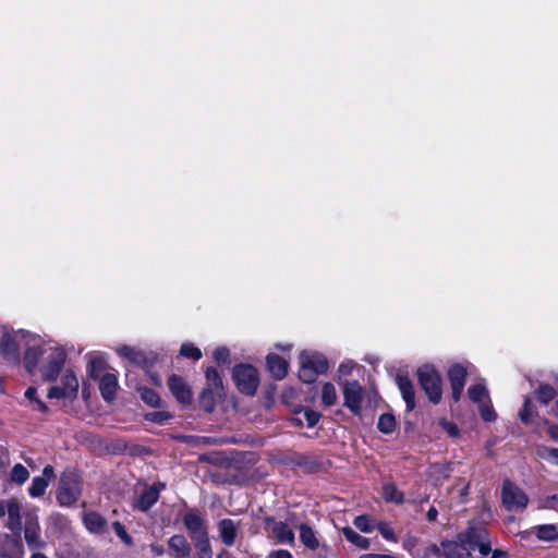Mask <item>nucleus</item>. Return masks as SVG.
<instances>
[{"label":"nucleus","mask_w":558,"mask_h":558,"mask_svg":"<svg viewBox=\"0 0 558 558\" xmlns=\"http://www.w3.org/2000/svg\"><path fill=\"white\" fill-rule=\"evenodd\" d=\"M489 554H492L490 558H507L508 557L507 551H505L502 549H495V550L490 549Z\"/></svg>","instance_id":"nucleus-58"},{"label":"nucleus","mask_w":558,"mask_h":558,"mask_svg":"<svg viewBox=\"0 0 558 558\" xmlns=\"http://www.w3.org/2000/svg\"><path fill=\"white\" fill-rule=\"evenodd\" d=\"M65 357H66V354L62 349L51 348V347L48 348V353H47L48 362H47V365H45L41 368V375L46 381H52L58 377V375L65 362Z\"/></svg>","instance_id":"nucleus-8"},{"label":"nucleus","mask_w":558,"mask_h":558,"mask_svg":"<svg viewBox=\"0 0 558 558\" xmlns=\"http://www.w3.org/2000/svg\"><path fill=\"white\" fill-rule=\"evenodd\" d=\"M338 399L336 387L331 383H325L322 387V402L325 407H332Z\"/></svg>","instance_id":"nucleus-34"},{"label":"nucleus","mask_w":558,"mask_h":558,"mask_svg":"<svg viewBox=\"0 0 558 558\" xmlns=\"http://www.w3.org/2000/svg\"><path fill=\"white\" fill-rule=\"evenodd\" d=\"M300 530V541L302 544L308 549L315 550L319 546V542L316 537L315 532L307 524H301L299 526Z\"/></svg>","instance_id":"nucleus-25"},{"label":"nucleus","mask_w":558,"mask_h":558,"mask_svg":"<svg viewBox=\"0 0 558 558\" xmlns=\"http://www.w3.org/2000/svg\"><path fill=\"white\" fill-rule=\"evenodd\" d=\"M418 381L428 400L435 404L441 400V377L430 365L417 369Z\"/></svg>","instance_id":"nucleus-2"},{"label":"nucleus","mask_w":558,"mask_h":558,"mask_svg":"<svg viewBox=\"0 0 558 558\" xmlns=\"http://www.w3.org/2000/svg\"><path fill=\"white\" fill-rule=\"evenodd\" d=\"M232 376L241 392L248 396L255 393L259 385V377L255 367L248 364L236 365L233 368Z\"/></svg>","instance_id":"nucleus-4"},{"label":"nucleus","mask_w":558,"mask_h":558,"mask_svg":"<svg viewBox=\"0 0 558 558\" xmlns=\"http://www.w3.org/2000/svg\"><path fill=\"white\" fill-rule=\"evenodd\" d=\"M113 530L116 532V534L118 535V537L126 545H132L133 544V539L132 537L128 534L124 525L122 523H120L119 521H116L113 524Z\"/></svg>","instance_id":"nucleus-45"},{"label":"nucleus","mask_w":558,"mask_h":558,"mask_svg":"<svg viewBox=\"0 0 558 558\" xmlns=\"http://www.w3.org/2000/svg\"><path fill=\"white\" fill-rule=\"evenodd\" d=\"M458 539L470 548V551L477 548L483 557L490 553V541L488 533L483 526H471L464 533L458 535Z\"/></svg>","instance_id":"nucleus-5"},{"label":"nucleus","mask_w":558,"mask_h":558,"mask_svg":"<svg viewBox=\"0 0 558 558\" xmlns=\"http://www.w3.org/2000/svg\"><path fill=\"white\" fill-rule=\"evenodd\" d=\"M437 515H438V511H437V509H436V508H434V507H432V508L427 511V514H426V517H427V520H428V521H435V520H436V518H437Z\"/></svg>","instance_id":"nucleus-61"},{"label":"nucleus","mask_w":558,"mask_h":558,"mask_svg":"<svg viewBox=\"0 0 558 558\" xmlns=\"http://www.w3.org/2000/svg\"><path fill=\"white\" fill-rule=\"evenodd\" d=\"M378 429L385 434H390L396 428V418L392 414H381L377 423Z\"/></svg>","instance_id":"nucleus-39"},{"label":"nucleus","mask_w":558,"mask_h":558,"mask_svg":"<svg viewBox=\"0 0 558 558\" xmlns=\"http://www.w3.org/2000/svg\"><path fill=\"white\" fill-rule=\"evenodd\" d=\"M69 398H75L78 390V379L72 371H66L62 377V386Z\"/></svg>","instance_id":"nucleus-28"},{"label":"nucleus","mask_w":558,"mask_h":558,"mask_svg":"<svg viewBox=\"0 0 558 558\" xmlns=\"http://www.w3.org/2000/svg\"><path fill=\"white\" fill-rule=\"evenodd\" d=\"M535 534L539 539L544 541H554L558 537L557 527L553 524L536 526Z\"/></svg>","instance_id":"nucleus-36"},{"label":"nucleus","mask_w":558,"mask_h":558,"mask_svg":"<svg viewBox=\"0 0 558 558\" xmlns=\"http://www.w3.org/2000/svg\"><path fill=\"white\" fill-rule=\"evenodd\" d=\"M478 410L482 418L486 422H492L496 418L490 400L478 404Z\"/></svg>","instance_id":"nucleus-44"},{"label":"nucleus","mask_w":558,"mask_h":558,"mask_svg":"<svg viewBox=\"0 0 558 558\" xmlns=\"http://www.w3.org/2000/svg\"><path fill=\"white\" fill-rule=\"evenodd\" d=\"M550 456L558 459V449L557 448H554L550 450Z\"/></svg>","instance_id":"nucleus-64"},{"label":"nucleus","mask_w":558,"mask_h":558,"mask_svg":"<svg viewBox=\"0 0 558 558\" xmlns=\"http://www.w3.org/2000/svg\"><path fill=\"white\" fill-rule=\"evenodd\" d=\"M440 424L444 426V428L449 433L450 436H457L459 433V429L457 425L448 423L446 421H441Z\"/></svg>","instance_id":"nucleus-54"},{"label":"nucleus","mask_w":558,"mask_h":558,"mask_svg":"<svg viewBox=\"0 0 558 558\" xmlns=\"http://www.w3.org/2000/svg\"><path fill=\"white\" fill-rule=\"evenodd\" d=\"M47 397L49 399L69 398L68 393L64 391V389L61 386L51 387L47 393Z\"/></svg>","instance_id":"nucleus-50"},{"label":"nucleus","mask_w":558,"mask_h":558,"mask_svg":"<svg viewBox=\"0 0 558 558\" xmlns=\"http://www.w3.org/2000/svg\"><path fill=\"white\" fill-rule=\"evenodd\" d=\"M48 353V348L45 347H29L25 351L24 355V364L28 373H33L35 368L37 367L38 361L40 356Z\"/></svg>","instance_id":"nucleus-23"},{"label":"nucleus","mask_w":558,"mask_h":558,"mask_svg":"<svg viewBox=\"0 0 558 558\" xmlns=\"http://www.w3.org/2000/svg\"><path fill=\"white\" fill-rule=\"evenodd\" d=\"M536 397L539 402L548 404L556 397V390L548 384L539 385Z\"/></svg>","instance_id":"nucleus-37"},{"label":"nucleus","mask_w":558,"mask_h":558,"mask_svg":"<svg viewBox=\"0 0 558 558\" xmlns=\"http://www.w3.org/2000/svg\"><path fill=\"white\" fill-rule=\"evenodd\" d=\"M85 527L95 534H104L108 530L107 520L96 511H88L83 514Z\"/></svg>","instance_id":"nucleus-15"},{"label":"nucleus","mask_w":558,"mask_h":558,"mask_svg":"<svg viewBox=\"0 0 558 558\" xmlns=\"http://www.w3.org/2000/svg\"><path fill=\"white\" fill-rule=\"evenodd\" d=\"M299 377L304 383H313L319 374L328 368L326 357L319 353L302 352L300 354Z\"/></svg>","instance_id":"nucleus-1"},{"label":"nucleus","mask_w":558,"mask_h":558,"mask_svg":"<svg viewBox=\"0 0 558 558\" xmlns=\"http://www.w3.org/2000/svg\"><path fill=\"white\" fill-rule=\"evenodd\" d=\"M169 417H170V415L168 413L157 412V413L150 414L149 420L154 421V422L160 423V422H162L165 420H168Z\"/></svg>","instance_id":"nucleus-55"},{"label":"nucleus","mask_w":558,"mask_h":558,"mask_svg":"<svg viewBox=\"0 0 558 558\" xmlns=\"http://www.w3.org/2000/svg\"><path fill=\"white\" fill-rule=\"evenodd\" d=\"M398 388L402 395V398L404 399L407 403V409L409 411L414 410L416 403H415V392L412 381L408 376L404 375H398L396 378Z\"/></svg>","instance_id":"nucleus-19"},{"label":"nucleus","mask_w":558,"mask_h":558,"mask_svg":"<svg viewBox=\"0 0 558 558\" xmlns=\"http://www.w3.org/2000/svg\"><path fill=\"white\" fill-rule=\"evenodd\" d=\"M0 349L3 356L9 361H16L19 357V347L14 338L4 333L0 341Z\"/></svg>","instance_id":"nucleus-24"},{"label":"nucleus","mask_w":558,"mask_h":558,"mask_svg":"<svg viewBox=\"0 0 558 558\" xmlns=\"http://www.w3.org/2000/svg\"><path fill=\"white\" fill-rule=\"evenodd\" d=\"M9 512V500L0 501V518L4 517Z\"/></svg>","instance_id":"nucleus-60"},{"label":"nucleus","mask_w":558,"mask_h":558,"mask_svg":"<svg viewBox=\"0 0 558 558\" xmlns=\"http://www.w3.org/2000/svg\"><path fill=\"white\" fill-rule=\"evenodd\" d=\"M49 483L46 478L36 476L33 478L32 484L28 488V493L32 497H40L45 494Z\"/></svg>","instance_id":"nucleus-38"},{"label":"nucleus","mask_w":558,"mask_h":558,"mask_svg":"<svg viewBox=\"0 0 558 558\" xmlns=\"http://www.w3.org/2000/svg\"><path fill=\"white\" fill-rule=\"evenodd\" d=\"M501 501L509 511L523 510L529 502L525 493L509 480H506L501 489Z\"/></svg>","instance_id":"nucleus-6"},{"label":"nucleus","mask_w":558,"mask_h":558,"mask_svg":"<svg viewBox=\"0 0 558 558\" xmlns=\"http://www.w3.org/2000/svg\"><path fill=\"white\" fill-rule=\"evenodd\" d=\"M40 477L46 478L48 482L54 478V470L51 465H46L43 470V475Z\"/></svg>","instance_id":"nucleus-56"},{"label":"nucleus","mask_w":558,"mask_h":558,"mask_svg":"<svg viewBox=\"0 0 558 558\" xmlns=\"http://www.w3.org/2000/svg\"><path fill=\"white\" fill-rule=\"evenodd\" d=\"M81 496V481L74 472H63L57 490V500L61 506H71Z\"/></svg>","instance_id":"nucleus-3"},{"label":"nucleus","mask_w":558,"mask_h":558,"mask_svg":"<svg viewBox=\"0 0 558 558\" xmlns=\"http://www.w3.org/2000/svg\"><path fill=\"white\" fill-rule=\"evenodd\" d=\"M468 396L474 403H482L489 401V395L486 387L483 384L472 385L468 389Z\"/></svg>","instance_id":"nucleus-29"},{"label":"nucleus","mask_w":558,"mask_h":558,"mask_svg":"<svg viewBox=\"0 0 558 558\" xmlns=\"http://www.w3.org/2000/svg\"><path fill=\"white\" fill-rule=\"evenodd\" d=\"M466 368L460 364L452 365L448 371V377L451 385L452 399L458 402L464 389L466 379Z\"/></svg>","instance_id":"nucleus-12"},{"label":"nucleus","mask_w":558,"mask_h":558,"mask_svg":"<svg viewBox=\"0 0 558 558\" xmlns=\"http://www.w3.org/2000/svg\"><path fill=\"white\" fill-rule=\"evenodd\" d=\"M533 415L532 401L529 397H525L523 407L519 412V417L523 423L529 424L531 423Z\"/></svg>","instance_id":"nucleus-42"},{"label":"nucleus","mask_w":558,"mask_h":558,"mask_svg":"<svg viewBox=\"0 0 558 558\" xmlns=\"http://www.w3.org/2000/svg\"><path fill=\"white\" fill-rule=\"evenodd\" d=\"M29 477V472L27 471V469L17 463L15 464L12 470H11V480L19 484V485H22L24 484Z\"/></svg>","instance_id":"nucleus-41"},{"label":"nucleus","mask_w":558,"mask_h":558,"mask_svg":"<svg viewBox=\"0 0 558 558\" xmlns=\"http://www.w3.org/2000/svg\"><path fill=\"white\" fill-rule=\"evenodd\" d=\"M429 470L430 475L434 476L436 481H444L450 476L452 466L451 463H435Z\"/></svg>","instance_id":"nucleus-35"},{"label":"nucleus","mask_w":558,"mask_h":558,"mask_svg":"<svg viewBox=\"0 0 558 558\" xmlns=\"http://www.w3.org/2000/svg\"><path fill=\"white\" fill-rule=\"evenodd\" d=\"M138 392L142 400L150 407L156 408L160 405V398L155 390L147 387H142L138 389Z\"/></svg>","instance_id":"nucleus-40"},{"label":"nucleus","mask_w":558,"mask_h":558,"mask_svg":"<svg viewBox=\"0 0 558 558\" xmlns=\"http://www.w3.org/2000/svg\"><path fill=\"white\" fill-rule=\"evenodd\" d=\"M21 504L16 499H9V512L7 527L14 534L20 535L22 531Z\"/></svg>","instance_id":"nucleus-17"},{"label":"nucleus","mask_w":558,"mask_h":558,"mask_svg":"<svg viewBox=\"0 0 558 558\" xmlns=\"http://www.w3.org/2000/svg\"><path fill=\"white\" fill-rule=\"evenodd\" d=\"M344 405L354 414H360L363 400V388L356 381H345L343 386Z\"/></svg>","instance_id":"nucleus-9"},{"label":"nucleus","mask_w":558,"mask_h":558,"mask_svg":"<svg viewBox=\"0 0 558 558\" xmlns=\"http://www.w3.org/2000/svg\"><path fill=\"white\" fill-rule=\"evenodd\" d=\"M214 357L218 363H228L229 362V350L226 348H218L214 352Z\"/></svg>","instance_id":"nucleus-51"},{"label":"nucleus","mask_w":558,"mask_h":558,"mask_svg":"<svg viewBox=\"0 0 558 558\" xmlns=\"http://www.w3.org/2000/svg\"><path fill=\"white\" fill-rule=\"evenodd\" d=\"M181 354L185 357L193 359L195 361L202 357V352L198 348L192 343H183L180 350Z\"/></svg>","instance_id":"nucleus-43"},{"label":"nucleus","mask_w":558,"mask_h":558,"mask_svg":"<svg viewBox=\"0 0 558 558\" xmlns=\"http://www.w3.org/2000/svg\"><path fill=\"white\" fill-rule=\"evenodd\" d=\"M116 351L120 356L125 357L133 363L140 364L144 361L143 353L135 348L129 345H120L116 349Z\"/></svg>","instance_id":"nucleus-31"},{"label":"nucleus","mask_w":558,"mask_h":558,"mask_svg":"<svg viewBox=\"0 0 558 558\" xmlns=\"http://www.w3.org/2000/svg\"><path fill=\"white\" fill-rule=\"evenodd\" d=\"M442 555L441 545L430 544L424 549L423 558H440Z\"/></svg>","instance_id":"nucleus-46"},{"label":"nucleus","mask_w":558,"mask_h":558,"mask_svg":"<svg viewBox=\"0 0 558 558\" xmlns=\"http://www.w3.org/2000/svg\"><path fill=\"white\" fill-rule=\"evenodd\" d=\"M183 524L191 534V538L207 534L205 520L196 512H187L183 517Z\"/></svg>","instance_id":"nucleus-16"},{"label":"nucleus","mask_w":558,"mask_h":558,"mask_svg":"<svg viewBox=\"0 0 558 558\" xmlns=\"http://www.w3.org/2000/svg\"><path fill=\"white\" fill-rule=\"evenodd\" d=\"M383 498L388 502L402 504L403 494L392 483L383 486Z\"/></svg>","instance_id":"nucleus-30"},{"label":"nucleus","mask_w":558,"mask_h":558,"mask_svg":"<svg viewBox=\"0 0 558 558\" xmlns=\"http://www.w3.org/2000/svg\"><path fill=\"white\" fill-rule=\"evenodd\" d=\"M25 522H24V539L27 544V547L31 550H39L46 546V542L40 536V525L38 522V517L35 512H25L24 513Z\"/></svg>","instance_id":"nucleus-7"},{"label":"nucleus","mask_w":558,"mask_h":558,"mask_svg":"<svg viewBox=\"0 0 558 558\" xmlns=\"http://www.w3.org/2000/svg\"><path fill=\"white\" fill-rule=\"evenodd\" d=\"M267 365L269 372L276 379H282L287 375L288 363L283 357L277 354H269L267 356Z\"/></svg>","instance_id":"nucleus-22"},{"label":"nucleus","mask_w":558,"mask_h":558,"mask_svg":"<svg viewBox=\"0 0 558 558\" xmlns=\"http://www.w3.org/2000/svg\"><path fill=\"white\" fill-rule=\"evenodd\" d=\"M198 558H213V549L208 533L192 539Z\"/></svg>","instance_id":"nucleus-27"},{"label":"nucleus","mask_w":558,"mask_h":558,"mask_svg":"<svg viewBox=\"0 0 558 558\" xmlns=\"http://www.w3.org/2000/svg\"><path fill=\"white\" fill-rule=\"evenodd\" d=\"M158 498L159 488L156 485L145 487L136 501V507L145 512L157 502Z\"/></svg>","instance_id":"nucleus-20"},{"label":"nucleus","mask_w":558,"mask_h":558,"mask_svg":"<svg viewBox=\"0 0 558 558\" xmlns=\"http://www.w3.org/2000/svg\"><path fill=\"white\" fill-rule=\"evenodd\" d=\"M206 388L214 389V391L223 392L222 379L218 371L214 367L206 369Z\"/></svg>","instance_id":"nucleus-32"},{"label":"nucleus","mask_w":558,"mask_h":558,"mask_svg":"<svg viewBox=\"0 0 558 558\" xmlns=\"http://www.w3.org/2000/svg\"><path fill=\"white\" fill-rule=\"evenodd\" d=\"M547 434L554 439L558 441V425L548 424L547 425Z\"/></svg>","instance_id":"nucleus-57"},{"label":"nucleus","mask_w":558,"mask_h":558,"mask_svg":"<svg viewBox=\"0 0 558 558\" xmlns=\"http://www.w3.org/2000/svg\"><path fill=\"white\" fill-rule=\"evenodd\" d=\"M90 376L94 378L99 377V390L102 398L107 401H111L114 398L117 388H118V379L114 374L106 373L102 376L98 374L96 369L95 362L92 364Z\"/></svg>","instance_id":"nucleus-11"},{"label":"nucleus","mask_w":558,"mask_h":558,"mask_svg":"<svg viewBox=\"0 0 558 558\" xmlns=\"http://www.w3.org/2000/svg\"><path fill=\"white\" fill-rule=\"evenodd\" d=\"M268 558H292L290 551L286 549L274 550L268 555Z\"/></svg>","instance_id":"nucleus-53"},{"label":"nucleus","mask_w":558,"mask_h":558,"mask_svg":"<svg viewBox=\"0 0 558 558\" xmlns=\"http://www.w3.org/2000/svg\"><path fill=\"white\" fill-rule=\"evenodd\" d=\"M168 387L178 402L184 405L192 403V392L187 383L179 375H171L168 379Z\"/></svg>","instance_id":"nucleus-10"},{"label":"nucleus","mask_w":558,"mask_h":558,"mask_svg":"<svg viewBox=\"0 0 558 558\" xmlns=\"http://www.w3.org/2000/svg\"><path fill=\"white\" fill-rule=\"evenodd\" d=\"M221 391H214V389L205 387L199 395V402L202 408L207 412H211L215 408L217 399L221 398Z\"/></svg>","instance_id":"nucleus-26"},{"label":"nucleus","mask_w":558,"mask_h":558,"mask_svg":"<svg viewBox=\"0 0 558 558\" xmlns=\"http://www.w3.org/2000/svg\"><path fill=\"white\" fill-rule=\"evenodd\" d=\"M445 558H470V548L460 539L441 542Z\"/></svg>","instance_id":"nucleus-13"},{"label":"nucleus","mask_w":558,"mask_h":558,"mask_svg":"<svg viewBox=\"0 0 558 558\" xmlns=\"http://www.w3.org/2000/svg\"><path fill=\"white\" fill-rule=\"evenodd\" d=\"M342 533L350 543L357 546L359 548L365 549L369 546V541L366 537L361 536L352 527H343Z\"/></svg>","instance_id":"nucleus-33"},{"label":"nucleus","mask_w":558,"mask_h":558,"mask_svg":"<svg viewBox=\"0 0 558 558\" xmlns=\"http://www.w3.org/2000/svg\"><path fill=\"white\" fill-rule=\"evenodd\" d=\"M470 484H465L460 490V496L464 498L469 494Z\"/></svg>","instance_id":"nucleus-62"},{"label":"nucleus","mask_w":558,"mask_h":558,"mask_svg":"<svg viewBox=\"0 0 558 558\" xmlns=\"http://www.w3.org/2000/svg\"><path fill=\"white\" fill-rule=\"evenodd\" d=\"M218 532L226 546H232L239 532V523L231 519H222L218 523Z\"/></svg>","instance_id":"nucleus-14"},{"label":"nucleus","mask_w":558,"mask_h":558,"mask_svg":"<svg viewBox=\"0 0 558 558\" xmlns=\"http://www.w3.org/2000/svg\"><path fill=\"white\" fill-rule=\"evenodd\" d=\"M354 525L364 533L372 532L373 527L369 525V520L366 515H359L354 519Z\"/></svg>","instance_id":"nucleus-48"},{"label":"nucleus","mask_w":558,"mask_h":558,"mask_svg":"<svg viewBox=\"0 0 558 558\" xmlns=\"http://www.w3.org/2000/svg\"><path fill=\"white\" fill-rule=\"evenodd\" d=\"M305 418H306V422H307V426L308 427H313L315 426L319 418H320V414L316 411H313V410H306L305 411Z\"/></svg>","instance_id":"nucleus-52"},{"label":"nucleus","mask_w":558,"mask_h":558,"mask_svg":"<svg viewBox=\"0 0 558 558\" xmlns=\"http://www.w3.org/2000/svg\"><path fill=\"white\" fill-rule=\"evenodd\" d=\"M360 558H396L392 555H386V554H364Z\"/></svg>","instance_id":"nucleus-59"},{"label":"nucleus","mask_w":558,"mask_h":558,"mask_svg":"<svg viewBox=\"0 0 558 558\" xmlns=\"http://www.w3.org/2000/svg\"><path fill=\"white\" fill-rule=\"evenodd\" d=\"M36 389L33 388V387H29L26 391H25V397L27 399H29L31 401H35L36 404H37V409L41 412H46L48 410L47 405L36 397Z\"/></svg>","instance_id":"nucleus-47"},{"label":"nucleus","mask_w":558,"mask_h":558,"mask_svg":"<svg viewBox=\"0 0 558 558\" xmlns=\"http://www.w3.org/2000/svg\"><path fill=\"white\" fill-rule=\"evenodd\" d=\"M377 529L385 539L396 542L393 531L386 522H379Z\"/></svg>","instance_id":"nucleus-49"},{"label":"nucleus","mask_w":558,"mask_h":558,"mask_svg":"<svg viewBox=\"0 0 558 558\" xmlns=\"http://www.w3.org/2000/svg\"><path fill=\"white\" fill-rule=\"evenodd\" d=\"M168 546L173 558H187L192 551L190 543L181 534L171 536Z\"/></svg>","instance_id":"nucleus-18"},{"label":"nucleus","mask_w":558,"mask_h":558,"mask_svg":"<svg viewBox=\"0 0 558 558\" xmlns=\"http://www.w3.org/2000/svg\"><path fill=\"white\" fill-rule=\"evenodd\" d=\"M268 522L272 524L271 534L278 543L292 544L294 542V533L284 522H277L272 519Z\"/></svg>","instance_id":"nucleus-21"},{"label":"nucleus","mask_w":558,"mask_h":558,"mask_svg":"<svg viewBox=\"0 0 558 558\" xmlns=\"http://www.w3.org/2000/svg\"><path fill=\"white\" fill-rule=\"evenodd\" d=\"M35 553L31 556V558H48L45 554L34 550Z\"/></svg>","instance_id":"nucleus-63"}]
</instances>
